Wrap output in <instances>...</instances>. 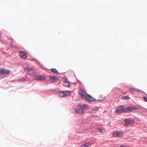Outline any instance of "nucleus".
Returning <instances> with one entry per match:
<instances>
[{
	"instance_id": "20",
	"label": "nucleus",
	"mask_w": 147,
	"mask_h": 147,
	"mask_svg": "<svg viewBox=\"0 0 147 147\" xmlns=\"http://www.w3.org/2000/svg\"><path fill=\"white\" fill-rule=\"evenodd\" d=\"M99 108L98 107H96L95 108H94L92 109V111H95L98 110Z\"/></svg>"
},
{
	"instance_id": "14",
	"label": "nucleus",
	"mask_w": 147,
	"mask_h": 147,
	"mask_svg": "<svg viewBox=\"0 0 147 147\" xmlns=\"http://www.w3.org/2000/svg\"><path fill=\"white\" fill-rule=\"evenodd\" d=\"M25 70H27L29 74L30 73V72L32 71L33 69L32 68H30L28 67H27L25 68Z\"/></svg>"
},
{
	"instance_id": "28",
	"label": "nucleus",
	"mask_w": 147,
	"mask_h": 147,
	"mask_svg": "<svg viewBox=\"0 0 147 147\" xmlns=\"http://www.w3.org/2000/svg\"><path fill=\"white\" fill-rule=\"evenodd\" d=\"M121 147H127L126 146H121Z\"/></svg>"
},
{
	"instance_id": "22",
	"label": "nucleus",
	"mask_w": 147,
	"mask_h": 147,
	"mask_svg": "<svg viewBox=\"0 0 147 147\" xmlns=\"http://www.w3.org/2000/svg\"><path fill=\"white\" fill-rule=\"evenodd\" d=\"M135 90L134 89V88H130L129 90V91L130 92H134Z\"/></svg>"
},
{
	"instance_id": "21",
	"label": "nucleus",
	"mask_w": 147,
	"mask_h": 147,
	"mask_svg": "<svg viewBox=\"0 0 147 147\" xmlns=\"http://www.w3.org/2000/svg\"><path fill=\"white\" fill-rule=\"evenodd\" d=\"M63 80L64 82L65 83L67 82V79L66 78H63L62 77Z\"/></svg>"
},
{
	"instance_id": "29",
	"label": "nucleus",
	"mask_w": 147,
	"mask_h": 147,
	"mask_svg": "<svg viewBox=\"0 0 147 147\" xmlns=\"http://www.w3.org/2000/svg\"><path fill=\"white\" fill-rule=\"evenodd\" d=\"M64 85H66V84H63V85L64 86Z\"/></svg>"
},
{
	"instance_id": "12",
	"label": "nucleus",
	"mask_w": 147,
	"mask_h": 147,
	"mask_svg": "<svg viewBox=\"0 0 147 147\" xmlns=\"http://www.w3.org/2000/svg\"><path fill=\"white\" fill-rule=\"evenodd\" d=\"M134 109L133 107H130L127 108H125V111H126V113L128 112L129 111L134 110Z\"/></svg>"
},
{
	"instance_id": "9",
	"label": "nucleus",
	"mask_w": 147,
	"mask_h": 147,
	"mask_svg": "<svg viewBox=\"0 0 147 147\" xmlns=\"http://www.w3.org/2000/svg\"><path fill=\"white\" fill-rule=\"evenodd\" d=\"M20 55L21 57L24 59H26L27 57V55L26 53L23 51H20Z\"/></svg>"
},
{
	"instance_id": "10",
	"label": "nucleus",
	"mask_w": 147,
	"mask_h": 147,
	"mask_svg": "<svg viewBox=\"0 0 147 147\" xmlns=\"http://www.w3.org/2000/svg\"><path fill=\"white\" fill-rule=\"evenodd\" d=\"M64 91H60L57 93V96L61 97H64Z\"/></svg>"
},
{
	"instance_id": "8",
	"label": "nucleus",
	"mask_w": 147,
	"mask_h": 147,
	"mask_svg": "<svg viewBox=\"0 0 147 147\" xmlns=\"http://www.w3.org/2000/svg\"><path fill=\"white\" fill-rule=\"evenodd\" d=\"M58 79V77L55 76H51L49 78V80L51 82H55Z\"/></svg>"
},
{
	"instance_id": "11",
	"label": "nucleus",
	"mask_w": 147,
	"mask_h": 147,
	"mask_svg": "<svg viewBox=\"0 0 147 147\" xmlns=\"http://www.w3.org/2000/svg\"><path fill=\"white\" fill-rule=\"evenodd\" d=\"M71 93V91L70 90H65L64 91V96H69Z\"/></svg>"
},
{
	"instance_id": "17",
	"label": "nucleus",
	"mask_w": 147,
	"mask_h": 147,
	"mask_svg": "<svg viewBox=\"0 0 147 147\" xmlns=\"http://www.w3.org/2000/svg\"><path fill=\"white\" fill-rule=\"evenodd\" d=\"M32 60H36V61H35V62L38 63L40 65V66H42V67L43 66V65H42L40 63V62H39V61L36 59H35V58H33L32 59Z\"/></svg>"
},
{
	"instance_id": "25",
	"label": "nucleus",
	"mask_w": 147,
	"mask_h": 147,
	"mask_svg": "<svg viewBox=\"0 0 147 147\" xmlns=\"http://www.w3.org/2000/svg\"><path fill=\"white\" fill-rule=\"evenodd\" d=\"M144 99L145 100V101L147 102V98L145 97H144Z\"/></svg>"
},
{
	"instance_id": "13",
	"label": "nucleus",
	"mask_w": 147,
	"mask_h": 147,
	"mask_svg": "<svg viewBox=\"0 0 147 147\" xmlns=\"http://www.w3.org/2000/svg\"><path fill=\"white\" fill-rule=\"evenodd\" d=\"M90 144L91 143L90 142H88L81 145L80 147H88L89 146Z\"/></svg>"
},
{
	"instance_id": "1",
	"label": "nucleus",
	"mask_w": 147,
	"mask_h": 147,
	"mask_svg": "<svg viewBox=\"0 0 147 147\" xmlns=\"http://www.w3.org/2000/svg\"><path fill=\"white\" fill-rule=\"evenodd\" d=\"M78 108L73 109L75 110V113L83 114L84 113V110L88 109V105L86 104H80L77 105Z\"/></svg>"
},
{
	"instance_id": "23",
	"label": "nucleus",
	"mask_w": 147,
	"mask_h": 147,
	"mask_svg": "<svg viewBox=\"0 0 147 147\" xmlns=\"http://www.w3.org/2000/svg\"><path fill=\"white\" fill-rule=\"evenodd\" d=\"M98 130L100 132H101V127H98L97 128Z\"/></svg>"
},
{
	"instance_id": "3",
	"label": "nucleus",
	"mask_w": 147,
	"mask_h": 147,
	"mask_svg": "<svg viewBox=\"0 0 147 147\" xmlns=\"http://www.w3.org/2000/svg\"><path fill=\"white\" fill-rule=\"evenodd\" d=\"M115 111L117 113H126V111H125V108H124L122 105L117 107Z\"/></svg>"
},
{
	"instance_id": "5",
	"label": "nucleus",
	"mask_w": 147,
	"mask_h": 147,
	"mask_svg": "<svg viewBox=\"0 0 147 147\" xmlns=\"http://www.w3.org/2000/svg\"><path fill=\"white\" fill-rule=\"evenodd\" d=\"M46 78V77L42 75H37L36 77L34 78V79L35 80H41L42 81L45 80Z\"/></svg>"
},
{
	"instance_id": "18",
	"label": "nucleus",
	"mask_w": 147,
	"mask_h": 147,
	"mask_svg": "<svg viewBox=\"0 0 147 147\" xmlns=\"http://www.w3.org/2000/svg\"><path fill=\"white\" fill-rule=\"evenodd\" d=\"M129 97L127 96H123L122 98V99L128 100L129 99Z\"/></svg>"
},
{
	"instance_id": "16",
	"label": "nucleus",
	"mask_w": 147,
	"mask_h": 147,
	"mask_svg": "<svg viewBox=\"0 0 147 147\" xmlns=\"http://www.w3.org/2000/svg\"><path fill=\"white\" fill-rule=\"evenodd\" d=\"M29 74H30L32 76H34V77H36V76L37 75H36V73L33 70L30 72V73H29Z\"/></svg>"
},
{
	"instance_id": "26",
	"label": "nucleus",
	"mask_w": 147,
	"mask_h": 147,
	"mask_svg": "<svg viewBox=\"0 0 147 147\" xmlns=\"http://www.w3.org/2000/svg\"><path fill=\"white\" fill-rule=\"evenodd\" d=\"M103 130V129H102V130H101V131H102V130ZM103 132H105V130L104 129H103Z\"/></svg>"
},
{
	"instance_id": "31",
	"label": "nucleus",
	"mask_w": 147,
	"mask_h": 147,
	"mask_svg": "<svg viewBox=\"0 0 147 147\" xmlns=\"http://www.w3.org/2000/svg\"><path fill=\"white\" fill-rule=\"evenodd\" d=\"M0 77H1V75H0Z\"/></svg>"
},
{
	"instance_id": "19",
	"label": "nucleus",
	"mask_w": 147,
	"mask_h": 147,
	"mask_svg": "<svg viewBox=\"0 0 147 147\" xmlns=\"http://www.w3.org/2000/svg\"><path fill=\"white\" fill-rule=\"evenodd\" d=\"M25 78H19L18 80L20 82H23L25 81Z\"/></svg>"
},
{
	"instance_id": "4",
	"label": "nucleus",
	"mask_w": 147,
	"mask_h": 147,
	"mask_svg": "<svg viewBox=\"0 0 147 147\" xmlns=\"http://www.w3.org/2000/svg\"><path fill=\"white\" fill-rule=\"evenodd\" d=\"M9 70L6 69L4 68H0V74L3 75H7L10 73Z\"/></svg>"
},
{
	"instance_id": "27",
	"label": "nucleus",
	"mask_w": 147,
	"mask_h": 147,
	"mask_svg": "<svg viewBox=\"0 0 147 147\" xmlns=\"http://www.w3.org/2000/svg\"><path fill=\"white\" fill-rule=\"evenodd\" d=\"M1 38V32H0V38Z\"/></svg>"
},
{
	"instance_id": "15",
	"label": "nucleus",
	"mask_w": 147,
	"mask_h": 147,
	"mask_svg": "<svg viewBox=\"0 0 147 147\" xmlns=\"http://www.w3.org/2000/svg\"><path fill=\"white\" fill-rule=\"evenodd\" d=\"M51 71L53 73L55 74H58L59 72L55 68H53L50 69Z\"/></svg>"
},
{
	"instance_id": "2",
	"label": "nucleus",
	"mask_w": 147,
	"mask_h": 147,
	"mask_svg": "<svg viewBox=\"0 0 147 147\" xmlns=\"http://www.w3.org/2000/svg\"><path fill=\"white\" fill-rule=\"evenodd\" d=\"M80 94L82 97L83 98H84L87 101L94 102L96 100L95 98L92 97L90 95L87 94L85 95V94L82 92L80 93Z\"/></svg>"
},
{
	"instance_id": "30",
	"label": "nucleus",
	"mask_w": 147,
	"mask_h": 147,
	"mask_svg": "<svg viewBox=\"0 0 147 147\" xmlns=\"http://www.w3.org/2000/svg\"><path fill=\"white\" fill-rule=\"evenodd\" d=\"M99 100V101H100V100Z\"/></svg>"
},
{
	"instance_id": "7",
	"label": "nucleus",
	"mask_w": 147,
	"mask_h": 147,
	"mask_svg": "<svg viewBox=\"0 0 147 147\" xmlns=\"http://www.w3.org/2000/svg\"><path fill=\"white\" fill-rule=\"evenodd\" d=\"M123 132L122 131H117L113 132V135L114 137H121L123 135Z\"/></svg>"
},
{
	"instance_id": "6",
	"label": "nucleus",
	"mask_w": 147,
	"mask_h": 147,
	"mask_svg": "<svg viewBox=\"0 0 147 147\" xmlns=\"http://www.w3.org/2000/svg\"><path fill=\"white\" fill-rule=\"evenodd\" d=\"M125 125H132L134 123V121L130 119H125L124 120Z\"/></svg>"
},
{
	"instance_id": "24",
	"label": "nucleus",
	"mask_w": 147,
	"mask_h": 147,
	"mask_svg": "<svg viewBox=\"0 0 147 147\" xmlns=\"http://www.w3.org/2000/svg\"><path fill=\"white\" fill-rule=\"evenodd\" d=\"M64 86L66 87H69L70 86V85L68 83L67 84V85H64Z\"/></svg>"
}]
</instances>
